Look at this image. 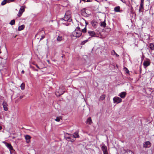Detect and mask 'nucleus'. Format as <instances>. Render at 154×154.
Segmentation results:
<instances>
[{"mask_svg": "<svg viewBox=\"0 0 154 154\" xmlns=\"http://www.w3.org/2000/svg\"><path fill=\"white\" fill-rule=\"evenodd\" d=\"M65 87L63 85H61L59 88L57 89L55 92V94L57 97H59L63 94L65 92Z\"/></svg>", "mask_w": 154, "mask_h": 154, "instance_id": "nucleus-1", "label": "nucleus"}, {"mask_svg": "<svg viewBox=\"0 0 154 154\" xmlns=\"http://www.w3.org/2000/svg\"><path fill=\"white\" fill-rule=\"evenodd\" d=\"M73 36L79 38L80 37L82 34V31L80 30V28L79 26L77 27L75 30L72 33Z\"/></svg>", "mask_w": 154, "mask_h": 154, "instance_id": "nucleus-2", "label": "nucleus"}, {"mask_svg": "<svg viewBox=\"0 0 154 154\" xmlns=\"http://www.w3.org/2000/svg\"><path fill=\"white\" fill-rule=\"evenodd\" d=\"M71 135H72V134L66 133L65 135V137L66 140L69 141H74L75 140L73 139L72 136Z\"/></svg>", "mask_w": 154, "mask_h": 154, "instance_id": "nucleus-3", "label": "nucleus"}, {"mask_svg": "<svg viewBox=\"0 0 154 154\" xmlns=\"http://www.w3.org/2000/svg\"><path fill=\"white\" fill-rule=\"evenodd\" d=\"M25 11V7L24 6H22L20 8L18 14H17V16L20 17L22 15L23 13Z\"/></svg>", "mask_w": 154, "mask_h": 154, "instance_id": "nucleus-4", "label": "nucleus"}, {"mask_svg": "<svg viewBox=\"0 0 154 154\" xmlns=\"http://www.w3.org/2000/svg\"><path fill=\"white\" fill-rule=\"evenodd\" d=\"M113 101L114 103L118 104L122 101V99L119 97H116L113 98Z\"/></svg>", "mask_w": 154, "mask_h": 154, "instance_id": "nucleus-5", "label": "nucleus"}, {"mask_svg": "<svg viewBox=\"0 0 154 154\" xmlns=\"http://www.w3.org/2000/svg\"><path fill=\"white\" fill-rule=\"evenodd\" d=\"M150 60L149 59H147L144 61L143 64L144 67L145 68L149 66L150 65Z\"/></svg>", "mask_w": 154, "mask_h": 154, "instance_id": "nucleus-6", "label": "nucleus"}, {"mask_svg": "<svg viewBox=\"0 0 154 154\" xmlns=\"http://www.w3.org/2000/svg\"><path fill=\"white\" fill-rule=\"evenodd\" d=\"M151 146V143L149 141H147L143 143V147L145 148H149Z\"/></svg>", "mask_w": 154, "mask_h": 154, "instance_id": "nucleus-7", "label": "nucleus"}, {"mask_svg": "<svg viewBox=\"0 0 154 154\" xmlns=\"http://www.w3.org/2000/svg\"><path fill=\"white\" fill-rule=\"evenodd\" d=\"M45 33V31H44V29L42 28V29H39L38 30V32L35 35V37L38 35L40 36L42 35H43V33Z\"/></svg>", "mask_w": 154, "mask_h": 154, "instance_id": "nucleus-8", "label": "nucleus"}, {"mask_svg": "<svg viewBox=\"0 0 154 154\" xmlns=\"http://www.w3.org/2000/svg\"><path fill=\"white\" fill-rule=\"evenodd\" d=\"M68 11L66 12L64 16V21H67L70 20L71 17L70 15L68 14Z\"/></svg>", "mask_w": 154, "mask_h": 154, "instance_id": "nucleus-9", "label": "nucleus"}, {"mask_svg": "<svg viewBox=\"0 0 154 154\" xmlns=\"http://www.w3.org/2000/svg\"><path fill=\"white\" fill-rule=\"evenodd\" d=\"M2 105H3L4 110L5 111H7L8 110V108L7 107L8 105L7 102L5 100L4 101L2 102Z\"/></svg>", "mask_w": 154, "mask_h": 154, "instance_id": "nucleus-10", "label": "nucleus"}, {"mask_svg": "<svg viewBox=\"0 0 154 154\" xmlns=\"http://www.w3.org/2000/svg\"><path fill=\"white\" fill-rule=\"evenodd\" d=\"M91 23L92 26L94 28H96L97 27L98 23L96 20H93L91 22Z\"/></svg>", "mask_w": 154, "mask_h": 154, "instance_id": "nucleus-11", "label": "nucleus"}, {"mask_svg": "<svg viewBox=\"0 0 154 154\" xmlns=\"http://www.w3.org/2000/svg\"><path fill=\"white\" fill-rule=\"evenodd\" d=\"M81 14L82 16L85 17L87 16V14L86 12L85 8H84L81 10Z\"/></svg>", "mask_w": 154, "mask_h": 154, "instance_id": "nucleus-12", "label": "nucleus"}, {"mask_svg": "<svg viewBox=\"0 0 154 154\" xmlns=\"http://www.w3.org/2000/svg\"><path fill=\"white\" fill-rule=\"evenodd\" d=\"M88 33L89 35L91 37H94L96 36V33L94 31H88Z\"/></svg>", "mask_w": 154, "mask_h": 154, "instance_id": "nucleus-13", "label": "nucleus"}, {"mask_svg": "<svg viewBox=\"0 0 154 154\" xmlns=\"http://www.w3.org/2000/svg\"><path fill=\"white\" fill-rule=\"evenodd\" d=\"M143 2L144 0H141L139 9V11H142V10L143 9Z\"/></svg>", "mask_w": 154, "mask_h": 154, "instance_id": "nucleus-14", "label": "nucleus"}, {"mask_svg": "<svg viewBox=\"0 0 154 154\" xmlns=\"http://www.w3.org/2000/svg\"><path fill=\"white\" fill-rule=\"evenodd\" d=\"M25 137L26 143H29L30 141V139L31 138V137L29 135H26L25 136Z\"/></svg>", "mask_w": 154, "mask_h": 154, "instance_id": "nucleus-15", "label": "nucleus"}, {"mask_svg": "<svg viewBox=\"0 0 154 154\" xmlns=\"http://www.w3.org/2000/svg\"><path fill=\"white\" fill-rule=\"evenodd\" d=\"M126 95V93L125 92H122L120 93L119 95L121 98H124Z\"/></svg>", "mask_w": 154, "mask_h": 154, "instance_id": "nucleus-16", "label": "nucleus"}, {"mask_svg": "<svg viewBox=\"0 0 154 154\" xmlns=\"http://www.w3.org/2000/svg\"><path fill=\"white\" fill-rule=\"evenodd\" d=\"M6 146L10 150H13V147L11 146V144L8 143H5Z\"/></svg>", "mask_w": 154, "mask_h": 154, "instance_id": "nucleus-17", "label": "nucleus"}, {"mask_svg": "<svg viewBox=\"0 0 154 154\" xmlns=\"http://www.w3.org/2000/svg\"><path fill=\"white\" fill-rule=\"evenodd\" d=\"M72 136V138H78L79 137V135L78 134V133L77 132H75L74 134H72L71 135Z\"/></svg>", "mask_w": 154, "mask_h": 154, "instance_id": "nucleus-18", "label": "nucleus"}, {"mask_svg": "<svg viewBox=\"0 0 154 154\" xmlns=\"http://www.w3.org/2000/svg\"><path fill=\"white\" fill-rule=\"evenodd\" d=\"M25 27V26L24 25H22L21 26H20L18 27V30L20 31L23 30Z\"/></svg>", "mask_w": 154, "mask_h": 154, "instance_id": "nucleus-19", "label": "nucleus"}, {"mask_svg": "<svg viewBox=\"0 0 154 154\" xmlns=\"http://www.w3.org/2000/svg\"><path fill=\"white\" fill-rule=\"evenodd\" d=\"M101 149L103 152L107 151V147L105 145H103L101 147Z\"/></svg>", "mask_w": 154, "mask_h": 154, "instance_id": "nucleus-20", "label": "nucleus"}, {"mask_svg": "<svg viewBox=\"0 0 154 154\" xmlns=\"http://www.w3.org/2000/svg\"><path fill=\"white\" fill-rule=\"evenodd\" d=\"M120 7L119 6L116 7L114 9V11L116 12H120Z\"/></svg>", "mask_w": 154, "mask_h": 154, "instance_id": "nucleus-21", "label": "nucleus"}, {"mask_svg": "<svg viewBox=\"0 0 154 154\" xmlns=\"http://www.w3.org/2000/svg\"><path fill=\"white\" fill-rule=\"evenodd\" d=\"M130 12H131V13H130V15L131 17H133V16H134V9L132 7H131V8Z\"/></svg>", "mask_w": 154, "mask_h": 154, "instance_id": "nucleus-22", "label": "nucleus"}, {"mask_svg": "<svg viewBox=\"0 0 154 154\" xmlns=\"http://www.w3.org/2000/svg\"><path fill=\"white\" fill-rule=\"evenodd\" d=\"M106 23L105 22V20L104 21L100 22V26L101 27H105L106 26Z\"/></svg>", "mask_w": 154, "mask_h": 154, "instance_id": "nucleus-23", "label": "nucleus"}, {"mask_svg": "<svg viewBox=\"0 0 154 154\" xmlns=\"http://www.w3.org/2000/svg\"><path fill=\"white\" fill-rule=\"evenodd\" d=\"M106 97V95L104 94H102L100 97L99 100H103Z\"/></svg>", "mask_w": 154, "mask_h": 154, "instance_id": "nucleus-24", "label": "nucleus"}, {"mask_svg": "<svg viewBox=\"0 0 154 154\" xmlns=\"http://www.w3.org/2000/svg\"><path fill=\"white\" fill-rule=\"evenodd\" d=\"M86 123L89 124H91L92 123V120L90 117H89L87 119L86 121Z\"/></svg>", "mask_w": 154, "mask_h": 154, "instance_id": "nucleus-25", "label": "nucleus"}, {"mask_svg": "<svg viewBox=\"0 0 154 154\" xmlns=\"http://www.w3.org/2000/svg\"><path fill=\"white\" fill-rule=\"evenodd\" d=\"M62 116H57L56 118L54 119L57 122H59L60 120L62 119Z\"/></svg>", "mask_w": 154, "mask_h": 154, "instance_id": "nucleus-26", "label": "nucleus"}, {"mask_svg": "<svg viewBox=\"0 0 154 154\" xmlns=\"http://www.w3.org/2000/svg\"><path fill=\"white\" fill-rule=\"evenodd\" d=\"M149 48L151 50H154V45L153 43L149 44Z\"/></svg>", "mask_w": 154, "mask_h": 154, "instance_id": "nucleus-27", "label": "nucleus"}, {"mask_svg": "<svg viewBox=\"0 0 154 154\" xmlns=\"http://www.w3.org/2000/svg\"><path fill=\"white\" fill-rule=\"evenodd\" d=\"M63 39V37L62 36L59 35L58 36L57 38V40L58 41H61Z\"/></svg>", "mask_w": 154, "mask_h": 154, "instance_id": "nucleus-28", "label": "nucleus"}, {"mask_svg": "<svg viewBox=\"0 0 154 154\" xmlns=\"http://www.w3.org/2000/svg\"><path fill=\"white\" fill-rule=\"evenodd\" d=\"M124 154H134V153L132 151L130 150H128L126 151Z\"/></svg>", "mask_w": 154, "mask_h": 154, "instance_id": "nucleus-29", "label": "nucleus"}, {"mask_svg": "<svg viewBox=\"0 0 154 154\" xmlns=\"http://www.w3.org/2000/svg\"><path fill=\"white\" fill-rule=\"evenodd\" d=\"M7 3H8V0H4L1 3V5H4L6 4Z\"/></svg>", "mask_w": 154, "mask_h": 154, "instance_id": "nucleus-30", "label": "nucleus"}, {"mask_svg": "<svg viewBox=\"0 0 154 154\" xmlns=\"http://www.w3.org/2000/svg\"><path fill=\"white\" fill-rule=\"evenodd\" d=\"M9 24L11 25H14L15 24V20H11Z\"/></svg>", "mask_w": 154, "mask_h": 154, "instance_id": "nucleus-31", "label": "nucleus"}, {"mask_svg": "<svg viewBox=\"0 0 154 154\" xmlns=\"http://www.w3.org/2000/svg\"><path fill=\"white\" fill-rule=\"evenodd\" d=\"M124 70L125 71L127 74H128L129 73V71L128 69L126 67H125L124 66L123 68Z\"/></svg>", "mask_w": 154, "mask_h": 154, "instance_id": "nucleus-32", "label": "nucleus"}, {"mask_svg": "<svg viewBox=\"0 0 154 154\" xmlns=\"http://www.w3.org/2000/svg\"><path fill=\"white\" fill-rule=\"evenodd\" d=\"M22 90H23L25 88V84L24 83H22L20 86Z\"/></svg>", "mask_w": 154, "mask_h": 154, "instance_id": "nucleus-33", "label": "nucleus"}, {"mask_svg": "<svg viewBox=\"0 0 154 154\" xmlns=\"http://www.w3.org/2000/svg\"><path fill=\"white\" fill-rule=\"evenodd\" d=\"M88 41V40H85L84 41H82L81 43V45H85V44Z\"/></svg>", "mask_w": 154, "mask_h": 154, "instance_id": "nucleus-34", "label": "nucleus"}, {"mask_svg": "<svg viewBox=\"0 0 154 154\" xmlns=\"http://www.w3.org/2000/svg\"><path fill=\"white\" fill-rule=\"evenodd\" d=\"M86 31H87V29L86 28V26H85V28L84 29H82V32L83 33H85L86 32Z\"/></svg>", "mask_w": 154, "mask_h": 154, "instance_id": "nucleus-35", "label": "nucleus"}, {"mask_svg": "<svg viewBox=\"0 0 154 154\" xmlns=\"http://www.w3.org/2000/svg\"><path fill=\"white\" fill-rule=\"evenodd\" d=\"M31 68H32L34 71L37 72L38 71V69H35V67L33 66H31Z\"/></svg>", "mask_w": 154, "mask_h": 154, "instance_id": "nucleus-36", "label": "nucleus"}, {"mask_svg": "<svg viewBox=\"0 0 154 154\" xmlns=\"http://www.w3.org/2000/svg\"><path fill=\"white\" fill-rule=\"evenodd\" d=\"M116 52L114 50H112L111 51V54L112 55H115Z\"/></svg>", "mask_w": 154, "mask_h": 154, "instance_id": "nucleus-37", "label": "nucleus"}, {"mask_svg": "<svg viewBox=\"0 0 154 154\" xmlns=\"http://www.w3.org/2000/svg\"><path fill=\"white\" fill-rule=\"evenodd\" d=\"M41 36V37L40 39V41L42 40V39H43L44 38H45V35H42Z\"/></svg>", "mask_w": 154, "mask_h": 154, "instance_id": "nucleus-38", "label": "nucleus"}, {"mask_svg": "<svg viewBox=\"0 0 154 154\" xmlns=\"http://www.w3.org/2000/svg\"><path fill=\"white\" fill-rule=\"evenodd\" d=\"M15 0H8V3H9L14 1Z\"/></svg>", "mask_w": 154, "mask_h": 154, "instance_id": "nucleus-39", "label": "nucleus"}, {"mask_svg": "<svg viewBox=\"0 0 154 154\" xmlns=\"http://www.w3.org/2000/svg\"><path fill=\"white\" fill-rule=\"evenodd\" d=\"M72 107H73V106H71L70 107V110H69V111L70 112H71L72 111Z\"/></svg>", "mask_w": 154, "mask_h": 154, "instance_id": "nucleus-40", "label": "nucleus"}, {"mask_svg": "<svg viewBox=\"0 0 154 154\" xmlns=\"http://www.w3.org/2000/svg\"><path fill=\"white\" fill-rule=\"evenodd\" d=\"M35 65L36 66V67L39 69H41V68L39 67L38 65L37 64H35Z\"/></svg>", "mask_w": 154, "mask_h": 154, "instance_id": "nucleus-41", "label": "nucleus"}, {"mask_svg": "<svg viewBox=\"0 0 154 154\" xmlns=\"http://www.w3.org/2000/svg\"><path fill=\"white\" fill-rule=\"evenodd\" d=\"M92 1V0H87L86 2H91Z\"/></svg>", "mask_w": 154, "mask_h": 154, "instance_id": "nucleus-42", "label": "nucleus"}, {"mask_svg": "<svg viewBox=\"0 0 154 154\" xmlns=\"http://www.w3.org/2000/svg\"><path fill=\"white\" fill-rule=\"evenodd\" d=\"M121 1H122V2L124 3H126V1L125 0H120Z\"/></svg>", "mask_w": 154, "mask_h": 154, "instance_id": "nucleus-43", "label": "nucleus"}, {"mask_svg": "<svg viewBox=\"0 0 154 154\" xmlns=\"http://www.w3.org/2000/svg\"><path fill=\"white\" fill-rule=\"evenodd\" d=\"M62 24L65 25L66 26H68L69 25L68 24L66 23H63Z\"/></svg>", "mask_w": 154, "mask_h": 154, "instance_id": "nucleus-44", "label": "nucleus"}, {"mask_svg": "<svg viewBox=\"0 0 154 154\" xmlns=\"http://www.w3.org/2000/svg\"><path fill=\"white\" fill-rule=\"evenodd\" d=\"M23 97V96H21L19 97V99H22Z\"/></svg>", "mask_w": 154, "mask_h": 154, "instance_id": "nucleus-45", "label": "nucleus"}, {"mask_svg": "<svg viewBox=\"0 0 154 154\" xmlns=\"http://www.w3.org/2000/svg\"><path fill=\"white\" fill-rule=\"evenodd\" d=\"M115 55H116V56L117 57H118L119 56V55L118 54L116 53Z\"/></svg>", "mask_w": 154, "mask_h": 154, "instance_id": "nucleus-46", "label": "nucleus"}, {"mask_svg": "<svg viewBox=\"0 0 154 154\" xmlns=\"http://www.w3.org/2000/svg\"><path fill=\"white\" fill-rule=\"evenodd\" d=\"M103 154H108L107 151L105 152H103Z\"/></svg>", "mask_w": 154, "mask_h": 154, "instance_id": "nucleus-47", "label": "nucleus"}, {"mask_svg": "<svg viewBox=\"0 0 154 154\" xmlns=\"http://www.w3.org/2000/svg\"><path fill=\"white\" fill-rule=\"evenodd\" d=\"M81 1H83V2H86V0H80V2H81Z\"/></svg>", "mask_w": 154, "mask_h": 154, "instance_id": "nucleus-48", "label": "nucleus"}, {"mask_svg": "<svg viewBox=\"0 0 154 154\" xmlns=\"http://www.w3.org/2000/svg\"><path fill=\"white\" fill-rule=\"evenodd\" d=\"M21 73L22 74H24V71L23 70L21 72Z\"/></svg>", "mask_w": 154, "mask_h": 154, "instance_id": "nucleus-49", "label": "nucleus"}, {"mask_svg": "<svg viewBox=\"0 0 154 154\" xmlns=\"http://www.w3.org/2000/svg\"><path fill=\"white\" fill-rule=\"evenodd\" d=\"M61 20H64V18H61Z\"/></svg>", "mask_w": 154, "mask_h": 154, "instance_id": "nucleus-50", "label": "nucleus"}, {"mask_svg": "<svg viewBox=\"0 0 154 154\" xmlns=\"http://www.w3.org/2000/svg\"><path fill=\"white\" fill-rule=\"evenodd\" d=\"M2 129V127L1 126H0V130H1Z\"/></svg>", "mask_w": 154, "mask_h": 154, "instance_id": "nucleus-51", "label": "nucleus"}, {"mask_svg": "<svg viewBox=\"0 0 154 154\" xmlns=\"http://www.w3.org/2000/svg\"><path fill=\"white\" fill-rule=\"evenodd\" d=\"M88 24V23H87V22H86V25L87 24Z\"/></svg>", "mask_w": 154, "mask_h": 154, "instance_id": "nucleus-52", "label": "nucleus"}]
</instances>
